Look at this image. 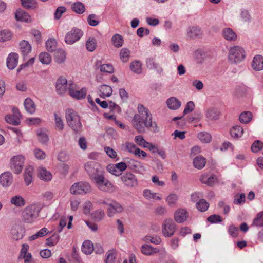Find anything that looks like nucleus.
<instances>
[{"mask_svg": "<svg viewBox=\"0 0 263 263\" xmlns=\"http://www.w3.org/2000/svg\"><path fill=\"white\" fill-rule=\"evenodd\" d=\"M138 113L136 114L132 119L133 127L139 133H144L145 128L154 133L159 130L157 123L153 120V116L149 109L142 104H139L137 107Z\"/></svg>", "mask_w": 263, "mask_h": 263, "instance_id": "1", "label": "nucleus"}, {"mask_svg": "<svg viewBox=\"0 0 263 263\" xmlns=\"http://www.w3.org/2000/svg\"><path fill=\"white\" fill-rule=\"evenodd\" d=\"M42 207L40 203H34L26 206L22 211L21 218L26 223H33L40 216Z\"/></svg>", "mask_w": 263, "mask_h": 263, "instance_id": "2", "label": "nucleus"}, {"mask_svg": "<svg viewBox=\"0 0 263 263\" xmlns=\"http://www.w3.org/2000/svg\"><path fill=\"white\" fill-rule=\"evenodd\" d=\"M65 118L68 125L72 130L75 133L81 131L82 125L80 117L76 111L72 109H67L66 110Z\"/></svg>", "mask_w": 263, "mask_h": 263, "instance_id": "3", "label": "nucleus"}, {"mask_svg": "<svg viewBox=\"0 0 263 263\" xmlns=\"http://www.w3.org/2000/svg\"><path fill=\"white\" fill-rule=\"evenodd\" d=\"M246 57L243 48L238 45L231 47L229 50L228 59L231 64H237L242 62Z\"/></svg>", "mask_w": 263, "mask_h": 263, "instance_id": "4", "label": "nucleus"}, {"mask_svg": "<svg viewBox=\"0 0 263 263\" xmlns=\"http://www.w3.org/2000/svg\"><path fill=\"white\" fill-rule=\"evenodd\" d=\"M97 187L101 191L105 192H113L115 187L112 184L104 177V173L99 175L93 180Z\"/></svg>", "mask_w": 263, "mask_h": 263, "instance_id": "5", "label": "nucleus"}, {"mask_svg": "<svg viewBox=\"0 0 263 263\" xmlns=\"http://www.w3.org/2000/svg\"><path fill=\"white\" fill-rule=\"evenodd\" d=\"M84 168L91 180L104 173L101 165L93 161L87 162L85 164Z\"/></svg>", "mask_w": 263, "mask_h": 263, "instance_id": "6", "label": "nucleus"}, {"mask_svg": "<svg viewBox=\"0 0 263 263\" xmlns=\"http://www.w3.org/2000/svg\"><path fill=\"white\" fill-rule=\"evenodd\" d=\"M91 186L87 182L81 181L74 183L70 189L72 194H85L91 192Z\"/></svg>", "mask_w": 263, "mask_h": 263, "instance_id": "7", "label": "nucleus"}, {"mask_svg": "<svg viewBox=\"0 0 263 263\" xmlns=\"http://www.w3.org/2000/svg\"><path fill=\"white\" fill-rule=\"evenodd\" d=\"M25 158L22 155L13 156L10 159V167L15 174H20L23 168Z\"/></svg>", "mask_w": 263, "mask_h": 263, "instance_id": "8", "label": "nucleus"}, {"mask_svg": "<svg viewBox=\"0 0 263 263\" xmlns=\"http://www.w3.org/2000/svg\"><path fill=\"white\" fill-rule=\"evenodd\" d=\"M123 184L127 187H134L138 185L136 176L130 172L123 173L120 176Z\"/></svg>", "mask_w": 263, "mask_h": 263, "instance_id": "9", "label": "nucleus"}, {"mask_svg": "<svg viewBox=\"0 0 263 263\" xmlns=\"http://www.w3.org/2000/svg\"><path fill=\"white\" fill-rule=\"evenodd\" d=\"M176 230V225L171 219H165L162 224V232L165 237H169L173 235Z\"/></svg>", "mask_w": 263, "mask_h": 263, "instance_id": "10", "label": "nucleus"}, {"mask_svg": "<svg viewBox=\"0 0 263 263\" xmlns=\"http://www.w3.org/2000/svg\"><path fill=\"white\" fill-rule=\"evenodd\" d=\"M83 32L78 28H73L65 35V42L67 44H72L78 41L83 35Z\"/></svg>", "mask_w": 263, "mask_h": 263, "instance_id": "11", "label": "nucleus"}, {"mask_svg": "<svg viewBox=\"0 0 263 263\" xmlns=\"http://www.w3.org/2000/svg\"><path fill=\"white\" fill-rule=\"evenodd\" d=\"M68 86L69 94L71 97L77 99L85 98L87 93L85 88H82L81 90H78L77 86L76 84L69 83Z\"/></svg>", "mask_w": 263, "mask_h": 263, "instance_id": "12", "label": "nucleus"}, {"mask_svg": "<svg viewBox=\"0 0 263 263\" xmlns=\"http://www.w3.org/2000/svg\"><path fill=\"white\" fill-rule=\"evenodd\" d=\"M205 116L207 121L215 122L219 120L221 112L217 107H211L206 109Z\"/></svg>", "mask_w": 263, "mask_h": 263, "instance_id": "13", "label": "nucleus"}, {"mask_svg": "<svg viewBox=\"0 0 263 263\" xmlns=\"http://www.w3.org/2000/svg\"><path fill=\"white\" fill-rule=\"evenodd\" d=\"M123 207L119 202L112 201L108 204L107 215L109 217H113L116 214L120 213L123 211Z\"/></svg>", "mask_w": 263, "mask_h": 263, "instance_id": "14", "label": "nucleus"}, {"mask_svg": "<svg viewBox=\"0 0 263 263\" xmlns=\"http://www.w3.org/2000/svg\"><path fill=\"white\" fill-rule=\"evenodd\" d=\"M68 89L67 80L66 78L63 77L59 78L55 84L56 92L58 95H63L67 91Z\"/></svg>", "mask_w": 263, "mask_h": 263, "instance_id": "15", "label": "nucleus"}, {"mask_svg": "<svg viewBox=\"0 0 263 263\" xmlns=\"http://www.w3.org/2000/svg\"><path fill=\"white\" fill-rule=\"evenodd\" d=\"M141 251L142 254L145 255H152L154 254L159 253L160 252H161L163 254H165L166 253L164 248H162L161 250H159L146 244L143 245L141 246Z\"/></svg>", "mask_w": 263, "mask_h": 263, "instance_id": "16", "label": "nucleus"}, {"mask_svg": "<svg viewBox=\"0 0 263 263\" xmlns=\"http://www.w3.org/2000/svg\"><path fill=\"white\" fill-rule=\"evenodd\" d=\"M13 182L12 174L9 172H6L0 175V184L4 187L10 186Z\"/></svg>", "mask_w": 263, "mask_h": 263, "instance_id": "17", "label": "nucleus"}, {"mask_svg": "<svg viewBox=\"0 0 263 263\" xmlns=\"http://www.w3.org/2000/svg\"><path fill=\"white\" fill-rule=\"evenodd\" d=\"M146 66L147 68L155 70L157 73L161 74L163 72V69L159 64L157 63L155 58L149 57L146 60Z\"/></svg>", "mask_w": 263, "mask_h": 263, "instance_id": "18", "label": "nucleus"}, {"mask_svg": "<svg viewBox=\"0 0 263 263\" xmlns=\"http://www.w3.org/2000/svg\"><path fill=\"white\" fill-rule=\"evenodd\" d=\"M200 181L208 186H212L217 182L218 180L215 175H209L208 174L202 175L200 177Z\"/></svg>", "mask_w": 263, "mask_h": 263, "instance_id": "19", "label": "nucleus"}, {"mask_svg": "<svg viewBox=\"0 0 263 263\" xmlns=\"http://www.w3.org/2000/svg\"><path fill=\"white\" fill-rule=\"evenodd\" d=\"M188 217L187 211L184 209L177 210L174 214L175 220L178 223L184 222Z\"/></svg>", "mask_w": 263, "mask_h": 263, "instance_id": "20", "label": "nucleus"}, {"mask_svg": "<svg viewBox=\"0 0 263 263\" xmlns=\"http://www.w3.org/2000/svg\"><path fill=\"white\" fill-rule=\"evenodd\" d=\"M222 34L224 39L228 41L234 42L237 40V35L230 28H226L222 30Z\"/></svg>", "mask_w": 263, "mask_h": 263, "instance_id": "21", "label": "nucleus"}, {"mask_svg": "<svg viewBox=\"0 0 263 263\" xmlns=\"http://www.w3.org/2000/svg\"><path fill=\"white\" fill-rule=\"evenodd\" d=\"M18 55L15 53L9 54L7 59V66L9 69H14L18 63Z\"/></svg>", "mask_w": 263, "mask_h": 263, "instance_id": "22", "label": "nucleus"}, {"mask_svg": "<svg viewBox=\"0 0 263 263\" xmlns=\"http://www.w3.org/2000/svg\"><path fill=\"white\" fill-rule=\"evenodd\" d=\"M124 161L126 162L127 168L134 172H138L142 167L141 163L134 159L126 158Z\"/></svg>", "mask_w": 263, "mask_h": 263, "instance_id": "23", "label": "nucleus"}, {"mask_svg": "<svg viewBox=\"0 0 263 263\" xmlns=\"http://www.w3.org/2000/svg\"><path fill=\"white\" fill-rule=\"evenodd\" d=\"M202 32L197 26L189 27L187 30V35L190 39H195L201 36Z\"/></svg>", "mask_w": 263, "mask_h": 263, "instance_id": "24", "label": "nucleus"}, {"mask_svg": "<svg viewBox=\"0 0 263 263\" xmlns=\"http://www.w3.org/2000/svg\"><path fill=\"white\" fill-rule=\"evenodd\" d=\"M252 66L253 69L256 71L263 70V56L261 55H255L253 58Z\"/></svg>", "mask_w": 263, "mask_h": 263, "instance_id": "25", "label": "nucleus"}, {"mask_svg": "<svg viewBox=\"0 0 263 263\" xmlns=\"http://www.w3.org/2000/svg\"><path fill=\"white\" fill-rule=\"evenodd\" d=\"M38 176L40 179L44 181H50L52 178V175L51 172L44 167L39 168Z\"/></svg>", "mask_w": 263, "mask_h": 263, "instance_id": "26", "label": "nucleus"}, {"mask_svg": "<svg viewBox=\"0 0 263 263\" xmlns=\"http://www.w3.org/2000/svg\"><path fill=\"white\" fill-rule=\"evenodd\" d=\"M168 107L171 110L178 109L181 105V102L176 97H171L166 101Z\"/></svg>", "mask_w": 263, "mask_h": 263, "instance_id": "27", "label": "nucleus"}, {"mask_svg": "<svg viewBox=\"0 0 263 263\" xmlns=\"http://www.w3.org/2000/svg\"><path fill=\"white\" fill-rule=\"evenodd\" d=\"M20 49L22 55L25 57L31 52L32 47L28 41L22 40L20 43Z\"/></svg>", "mask_w": 263, "mask_h": 263, "instance_id": "28", "label": "nucleus"}, {"mask_svg": "<svg viewBox=\"0 0 263 263\" xmlns=\"http://www.w3.org/2000/svg\"><path fill=\"white\" fill-rule=\"evenodd\" d=\"M99 95L102 98H105L111 95L112 89L111 87L107 85H101L99 88Z\"/></svg>", "mask_w": 263, "mask_h": 263, "instance_id": "29", "label": "nucleus"}, {"mask_svg": "<svg viewBox=\"0 0 263 263\" xmlns=\"http://www.w3.org/2000/svg\"><path fill=\"white\" fill-rule=\"evenodd\" d=\"M206 162V159L201 156H196L193 160L194 167L199 170L205 166Z\"/></svg>", "mask_w": 263, "mask_h": 263, "instance_id": "30", "label": "nucleus"}, {"mask_svg": "<svg viewBox=\"0 0 263 263\" xmlns=\"http://www.w3.org/2000/svg\"><path fill=\"white\" fill-rule=\"evenodd\" d=\"M230 134L232 137L235 139L239 138L243 134V129L239 125L234 126L230 130Z\"/></svg>", "mask_w": 263, "mask_h": 263, "instance_id": "31", "label": "nucleus"}, {"mask_svg": "<svg viewBox=\"0 0 263 263\" xmlns=\"http://www.w3.org/2000/svg\"><path fill=\"white\" fill-rule=\"evenodd\" d=\"M24 105L25 109L28 113L32 114L35 111L36 108L35 104L30 98H26L25 100Z\"/></svg>", "mask_w": 263, "mask_h": 263, "instance_id": "32", "label": "nucleus"}, {"mask_svg": "<svg viewBox=\"0 0 263 263\" xmlns=\"http://www.w3.org/2000/svg\"><path fill=\"white\" fill-rule=\"evenodd\" d=\"M15 18L17 21L25 22H29L31 21V17L28 13L23 10L16 11L15 13Z\"/></svg>", "mask_w": 263, "mask_h": 263, "instance_id": "33", "label": "nucleus"}, {"mask_svg": "<svg viewBox=\"0 0 263 263\" xmlns=\"http://www.w3.org/2000/svg\"><path fill=\"white\" fill-rule=\"evenodd\" d=\"M33 169L31 166L27 167L24 172V177L25 184L27 186L29 185L32 181Z\"/></svg>", "mask_w": 263, "mask_h": 263, "instance_id": "34", "label": "nucleus"}, {"mask_svg": "<svg viewBox=\"0 0 263 263\" xmlns=\"http://www.w3.org/2000/svg\"><path fill=\"white\" fill-rule=\"evenodd\" d=\"M72 10L77 14H83L85 11V5L81 2L73 3L71 5Z\"/></svg>", "mask_w": 263, "mask_h": 263, "instance_id": "35", "label": "nucleus"}, {"mask_svg": "<svg viewBox=\"0 0 263 263\" xmlns=\"http://www.w3.org/2000/svg\"><path fill=\"white\" fill-rule=\"evenodd\" d=\"M54 55L55 61L58 64H61L65 60L66 54L62 49H58L55 51Z\"/></svg>", "mask_w": 263, "mask_h": 263, "instance_id": "36", "label": "nucleus"}, {"mask_svg": "<svg viewBox=\"0 0 263 263\" xmlns=\"http://www.w3.org/2000/svg\"><path fill=\"white\" fill-rule=\"evenodd\" d=\"M10 203L16 207H22L25 205V200L21 196L16 195L11 198Z\"/></svg>", "mask_w": 263, "mask_h": 263, "instance_id": "37", "label": "nucleus"}, {"mask_svg": "<svg viewBox=\"0 0 263 263\" xmlns=\"http://www.w3.org/2000/svg\"><path fill=\"white\" fill-rule=\"evenodd\" d=\"M93 246L90 240L84 241L82 247V251L86 254H90L93 251Z\"/></svg>", "mask_w": 263, "mask_h": 263, "instance_id": "38", "label": "nucleus"}, {"mask_svg": "<svg viewBox=\"0 0 263 263\" xmlns=\"http://www.w3.org/2000/svg\"><path fill=\"white\" fill-rule=\"evenodd\" d=\"M111 40L114 46L117 48L122 46L124 42L123 37L119 34L113 35Z\"/></svg>", "mask_w": 263, "mask_h": 263, "instance_id": "39", "label": "nucleus"}, {"mask_svg": "<svg viewBox=\"0 0 263 263\" xmlns=\"http://www.w3.org/2000/svg\"><path fill=\"white\" fill-rule=\"evenodd\" d=\"M252 118V113L250 111L242 112L239 116V121L241 123L247 124Z\"/></svg>", "mask_w": 263, "mask_h": 263, "instance_id": "40", "label": "nucleus"}, {"mask_svg": "<svg viewBox=\"0 0 263 263\" xmlns=\"http://www.w3.org/2000/svg\"><path fill=\"white\" fill-rule=\"evenodd\" d=\"M141 63L139 61H134L130 64V69L131 70L137 74H140L142 72Z\"/></svg>", "mask_w": 263, "mask_h": 263, "instance_id": "41", "label": "nucleus"}, {"mask_svg": "<svg viewBox=\"0 0 263 263\" xmlns=\"http://www.w3.org/2000/svg\"><path fill=\"white\" fill-rule=\"evenodd\" d=\"M57 42L54 39H48L46 43V47L47 50L49 52L56 51Z\"/></svg>", "mask_w": 263, "mask_h": 263, "instance_id": "42", "label": "nucleus"}, {"mask_svg": "<svg viewBox=\"0 0 263 263\" xmlns=\"http://www.w3.org/2000/svg\"><path fill=\"white\" fill-rule=\"evenodd\" d=\"M252 226L263 227V211L258 213L254 219L252 223Z\"/></svg>", "mask_w": 263, "mask_h": 263, "instance_id": "43", "label": "nucleus"}, {"mask_svg": "<svg viewBox=\"0 0 263 263\" xmlns=\"http://www.w3.org/2000/svg\"><path fill=\"white\" fill-rule=\"evenodd\" d=\"M22 6L26 9H33L36 7L37 2L35 0H21Z\"/></svg>", "mask_w": 263, "mask_h": 263, "instance_id": "44", "label": "nucleus"}, {"mask_svg": "<svg viewBox=\"0 0 263 263\" xmlns=\"http://www.w3.org/2000/svg\"><path fill=\"white\" fill-rule=\"evenodd\" d=\"M198 138L203 143H207L211 141L212 137L211 135L207 132H200L198 134Z\"/></svg>", "mask_w": 263, "mask_h": 263, "instance_id": "45", "label": "nucleus"}, {"mask_svg": "<svg viewBox=\"0 0 263 263\" xmlns=\"http://www.w3.org/2000/svg\"><path fill=\"white\" fill-rule=\"evenodd\" d=\"M11 32L8 30H3L0 31V42H6L10 40L12 37Z\"/></svg>", "mask_w": 263, "mask_h": 263, "instance_id": "46", "label": "nucleus"}, {"mask_svg": "<svg viewBox=\"0 0 263 263\" xmlns=\"http://www.w3.org/2000/svg\"><path fill=\"white\" fill-rule=\"evenodd\" d=\"M97 46V41L93 37L89 38L86 43V47L89 51H93Z\"/></svg>", "mask_w": 263, "mask_h": 263, "instance_id": "47", "label": "nucleus"}, {"mask_svg": "<svg viewBox=\"0 0 263 263\" xmlns=\"http://www.w3.org/2000/svg\"><path fill=\"white\" fill-rule=\"evenodd\" d=\"M40 61L44 64H49L51 62V57L47 52H42L39 55Z\"/></svg>", "mask_w": 263, "mask_h": 263, "instance_id": "48", "label": "nucleus"}, {"mask_svg": "<svg viewBox=\"0 0 263 263\" xmlns=\"http://www.w3.org/2000/svg\"><path fill=\"white\" fill-rule=\"evenodd\" d=\"M209 206V204L204 199H200L196 203L197 209L201 212L206 211Z\"/></svg>", "mask_w": 263, "mask_h": 263, "instance_id": "49", "label": "nucleus"}, {"mask_svg": "<svg viewBox=\"0 0 263 263\" xmlns=\"http://www.w3.org/2000/svg\"><path fill=\"white\" fill-rule=\"evenodd\" d=\"M54 116L56 129L60 131L62 130L64 125L61 116L55 113Z\"/></svg>", "mask_w": 263, "mask_h": 263, "instance_id": "50", "label": "nucleus"}, {"mask_svg": "<svg viewBox=\"0 0 263 263\" xmlns=\"http://www.w3.org/2000/svg\"><path fill=\"white\" fill-rule=\"evenodd\" d=\"M130 51L127 48H122L120 53V57L123 62H127L130 57Z\"/></svg>", "mask_w": 263, "mask_h": 263, "instance_id": "51", "label": "nucleus"}, {"mask_svg": "<svg viewBox=\"0 0 263 263\" xmlns=\"http://www.w3.org/2000/svg\"><path fill=\"white\" fill-rule=\"evenodd\" d=\"M116 256L117 254L115 251H108L106 253V263H115Z\"/></svg>", "mask_w": 263, "mask_h": 263, "instance_id": "52", "label": "nucleus"}, {"mask_svg": "<svg viewBox=\"0 0 263 263\" xmlns=\"http://www.w3.org/2000/svg\"><path fill=\"white\" fill-rule=\"evenodd\" d=\"M59 236L58 234H53L50 237L46 239V244L48 246H55L59 240Z\"/></svg>", "mask_w": 263, "mask_h": 263, "instance_id": "53", "label": "nucleus"}, {"mask_svg": "<svg viewBox=\"0 0 263 263\" xmlns=\"http://www.w3.org/2000/svg\"><path fill=\"white\" fill-rule=\"evenodd\" d=\"M100 69L101 72L108 73L114 72V69L113 66L111 64H104L100 66Z\"/></svg>", "mask_w": 263, "mask_h": 263, "instance_id": "54", "label": "nucleus"}, {"mask_svg": "<svg viewBox=\"0 0 263 263\" xmlns=\"http://www.w3.org/2000/svg\"><path fill=\"white\" fill-rule=\"evenodd\" d=\"M178 195L176 194H170L166 199V201L169 205H174L178 200Z\"/></svg>", "mask_w": 263, "mask_h": 263, "instance_id": "55", "label": "nucleus"}, {"mask_svg": "<svg viewBox=\"0 0 263 263\" xmlns=\"http://www.w3.org/2000/svg\"><path fill=\"white\" fill-rule=\"evenodd\" d=\"M262 147L263 143L259 140H256L252 144L251 150L254 153H257L260 151Z\"/></svg>", "mask_w": 263, "mask_h": 263, "instance_id": "56", "label": "nucleus"}, {"mask_svg": "<svg viewBox=\"0 0 263 263\" xmlns=\"http://www.w3.org/2000/svg\"><path fill=\"white\" fill-rule=\"evenodd\" d=\"M107 170L111 174L115 175L116 176H121V174L120 173V171L117 170L116 167V165L114 164H108L106 167Z\"/></svg>", "mask_w": 263, "mask_h": 263, "instance_id": "57", "label": "nucleus"}, {"mask_svg": "<svg viewBox=\"0 0 263 263\" xmlns=\"http://www.w3.org/2000/svg\"><path fill=\"white\" fill-rule=\"evenodd\" d=\"M145 240L146 242L149 241L156 245L160 244L161 242V239L159 236H146L145 237Z\"/></svg>", "mask_w": 263, "mask_h": 263, "instance_id": "58", "label": "nucleus"}, {"mask_svg": "<svg viewBox=\"0 0 263 263\" xmlns=\"http://www.w3.org/2000/svg\"><path fill=\"white\" fill-rule=\"evenodd\" d=\"M135 142L139 146L144 147L146 144H147V142L144 139L143 137L141 135L137 136L135 137Z\"/></svg>", "mask_w": 263, "mask_h": 263, "instance_id": "59", "label": "nucleus"}, {"mask_svg": "<svg viewBox=\"0 0 263 263\" xmlns=\"http://www.w3.org/2000/svg\"><path fill=\"white\" fill-rule=\"evenodd\" d=\"M12 237L14 240H18L23 238V234L18 232L15 228H12L11 230Z\"/></svg>", "mask_w": 263, "mask_h": 263, "instance_id": "60", "label": "nucleus"}, {"mask_svg": "<svg viewBox=\"0 0 263 263\" xmlns=\"http://www.w3.org/2000/svg\"><path fill=\"white\" fill-rule=\"evenodd\" d=\"M96 16L95 14H91L89 15L87 18V22L89 25L91 26H96L99 24V21L96 20Z\"/></svg>", "mask_w": 263, "mask_h": 263, "instance_id": "61", "label": "nucleus"}, {"mask_svg": "<svg viewBox=\"0 0 263 263\" xmlns=\"http://www.w3.org/2000/svg\"><path fill=\"white\" fill-rule=\"evenodd\" d=\"M66 9L64 6L58 7L54 13V18L56 20H59L61 17L62 14L65 12Z\"/></svg>", "mask_w": 263, "mask_h": 263, "instance_id": "62", "label": "nucleus"}, {"mask_svg": "<svg viewBox=\"0 0 263 263\" xmlns=\"http://www.w3.org/2000/svg\"><path fill=\"white\" fill-rule=\"evenodd\" d=\"M5 120L6 121L10 124L14 125H17L20 124V122H18L16 119L14 118V117L12 115H7L5 116Z\"/></svg>", "mask_w": 263, "mask_h": 263, "instance_id": "63", "label": "nucleus"}, {"mask_svg": "<svg viewBox=\"0 0 263 263\" xmlns=\"http://www.w3.org/2000/svg\"><path fill=\"white\" fill-rule=\"evenodd\" d=\"M104 151L106 152V154L111 158H116L117 157L116 152L114 149L110 148V147H105Z\"/></svg>", "mask_w": 263, "mask_h": 263, "instance_id": "64", "label": "nucleus"}]
</instances>
